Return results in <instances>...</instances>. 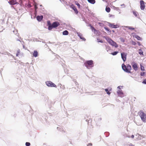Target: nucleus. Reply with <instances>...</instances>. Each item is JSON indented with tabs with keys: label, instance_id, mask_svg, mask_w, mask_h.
Segmentation results:
<instances>
[{
	"label": "nucleus",
	"instance_id": "f257e3e1",
	"mask_svg": "<svg viewBox=\"0 0 146 146\" xmlns=\"http://www.w3.org/2000/svg\"><path fill=\"white\" fill-rule=\"evenodd\" d=\"M122 67L123 70L125 72L127 73H131V68L130 65L128 64L127 66H126L124 64H123L122 65Z\"/></svg>",
	"mask_w": 146,
	"mask_h": 146
},
{
	"label": "nucleus",
	"instance_id": "f03ea898",
	"mask_svg": "<svg viewBox=\"0 0 146 146\" xmlns=\"http://www.w3.org/2000/svg\"><path fill=\"white\" fill-rule=\"evenodd\" d=\"M139 115L141 117V119L144 122H146V114L144 113L142 110H140L138 112Z\"/></svg>",
	"mask_w": 146,
	"mask_h": 146
},
{
	"label": "nucleus",
	"instance_id": "7ed1b4c3",
	"mask_svg": "<svg viewBox=\"0 0 146 146\" xmlns=\"http://www.w3.org/2000/svg\"><path fill=\"white\" fill-rule=\"evenodd\" d=\"M106 40L112 46H114L115 48H117L118 47L117 44L110 38H106Z\"/></svg>",
	"mask_w": 146,
	"mask_h": 146
},
{
	"label": "nucleus",
	"instance_id": "20e7f679",
	"mask_svg": "<svg viewBox=\"0 0 146 146\" xmlns=\"http://www.w3.org/2000/svg\"><path fill=\"white\" fill-rule=\"evenodd\" d=\"M106 40L112 46H114L115 48H117L118 47L117 44L110 38H106Z\"/></svg>",
	"mask_w": 146,
	"mask_h": 146
},
{
	"label": "nucleus",
	"instance_id": "39448f33",
	"mask_svg": "<svg viewBox=\"0 0 146 146\" xmlns=\"http://www.w3.org/2000/svg\"><path fill=\"white\" fill-rule=\"evenodd\" d=\"M93 61L92 60L86 61L84 63V65L88 69L93 67Z\"/></svg>",
	"mask_w": 146,
	"mask_h": 146
},
{
	"label": "nucleus",
	"instance_id": "423d86ee",
	"mask_svg": "<svg viewBox=\"0 0 146 146\" xmlns=\"http://www.w3.org/2000/svg\"><path fill=\"white\" fill-rule=\"evenodd\" d=\"M60 25L59 23L57 22H54L52 25V26L48 27V29L49 30H51L53 28L57 27Z\"/></svg>",
	"mask_w": 146,
	"mask_h": 146
},
{
	"label": "nucleus",
	"instance_id": "0eeeda50",
	"mask_svg": "<svg viewBox=\"0 0 146 146\" xmlns=\"http://www.w3.org/2000/svg\"><path fill=\"white\" fill-rule=\"evenodd\" d=\"M46 85L49 87H54L56 88L57 87L56 86L55 84L50 81H47L46 82Z\"/></svg>",
	"mask_w": 146,
	"mask_h": 146
},
{
	"label": "nucleus",
	"instance_id": "6e6552de",
	"mask_svg": "<svg viewBox=\"0 0 146 146\" xmlns=\"http://www.w3.org/2000/svg\"><path fill=\"white\" fill-rule=\"evenodd\" d=\"M121 55L123 61L124 62L126 60L127 54L124 52H123L121 53Z\"/></svg>",
	"mask_w": 146,
	"mask_h": 146
},
{
	"label": "nucleus",
	"instance_id": "1a4fd4ad",
	"mask_svg": "<svg viewBox=\"0 0 146 146\" xmlns=\"http://www.w3.org/2000/svg\"><path fill=\"white\" fill-rule=\"evenodd\" d=\"M140 8L142 10H143L145 8V5L144 2L143 0H141L140 1Z\"/></svg>",
	"mask_w": 146,
	"mask_h": 146
},
{
	"label": "nucleus",
	"instance_id": "9d476101",
	"mask_svg": "<svg viewBox=\"0 0 146 146\" xmlns=\"http://www.w3.org/2000/svg\"><path fill=\"white\" fill-rule=\"evenodd\" d=\"M109 26L113 28H117L119 27V26L117 25H114L113 24H111L110 23H109Z\"/></svg>",
	"mask_w": 146,
	"mask_h": 146
},
{
	"label": "nucleus",
	"instance_id": "9b49d317",
	"mask_svg": "<svg viewBox=\"0 0 146 146\" xmlns=\"http://www.w3.org/2000/svg\"><path fill=\"white\" fill-rule=\"evenodd\" d=\"M8 3L11 5H14L19 4L18 2H17L16 0H12L9 1Z\"/></svg>",
	"mask_w": 146,
	"mask_h": 146
},
{
	"label": "nucleus",
	"instance_id": "f8f14e48",
	"mask_svg": "<svg viewBox=\"0 0 146 146\" xmlns=\"http://www.w3.org/2000/svg\"><path fill=\"white\" fill-rule=\"evenodd\" d=\"M132 65L133 69L135 70H137L138 68L137 64L135 62H133L132 63Z\"/></svg>",
	"mask_w": 146,
	"mask_h": 146
},
{
	"label": "nucleus",
	"instance_id": "ddd939ff",
	"mask_svg": "<svg viewBox=\"0 0 146 146\" xmlns=\"http://www.w3.org/2000/svg\"><path fill=\"white\" fill-rule=\"evenodd\" d=\"M70 7L73 9L75 13L77 14L78 13V11L77 10L75 7L73 5H72L70 6Z\"/></svg>",
	"mask_w": 146,
	"mask_h": 146
},
{
	"label": "nucleus",
	"instance_id": "4468645a",
	"mask_svg": "<svg viewBox=\"0 0 146 146\" xmlns=\"http://www.w3.org/2000/svg\"><path fill=\"white\" fill-rule=\"evenodd\" d=\"M43 18V16L42 15L38 16L36 17L37 20L39 21H41Z\"/></svg>",
	"mask_w": 146,
	"mask_h": 146
},
{
	"label": "nucleus",
	"instance_id": "2eb2a0df",
	"mask_svg": "<svg viewBox=\"0 0 146 146\" xmlns=\"http://www.w3.org/2000/svg\"><path fill=\"white\" fill-rule=\"evenodd\" d=\"M38 55V53L36 50H35L33 54V55L34 56L36 57Z\"/></svg>",
	"mask_w": 146,
	"mask_h": 146
},
{
	"label": "nucleus",
	"instance_id": "dca6fc26",
	"mask_svg": "<svg viewBox=\"0 0 146 146\" xmlns=\"http://www.w3.org/2000/svg\"><path fill=\"white\" fill-rule=\"evenodd\" d=\"M62 34L63 35H67L68 34V32L67 30H65L63 32Z\"/></svg>",
	"mask_w": 146,
	"mask_h": 146
},
{
	"label": "nucleus",
	"instance_id": "f3484780",
	"mask_svg": "<svg viewBox=\"0 0 146 146\" xmlns=\"http://www.w3.org/2000/svg\"><path fill=\"white\" fill-rule=\"evenodd\" d=\"M88 2L92 4H94L95 3V0H88Z\"/></svg>",
	"mask_w": 146,
	"mask_h": 146
},
{
	"label": "nucleus",
	"instance_id": "a211bd4d",
	"mask_svg": "<svg viewBox=\"0 0 146 146\" xmlns=\"http://www.w3.org/2000/svg\"><path fill=\"white\" fill-rule=\"evenodd\" d=\"M105 90L108 94V95L110 94L111 92H110L109 91H111V89H110L109 90V91L107 89H105Z\"/></svg>",
	"mask_w": 146,
	"mask_h": 146
},
{
	"label": "nucleus",
	"instance_id": "6ab92c4d",
	"mask_svg": "<svg viewBox=\"0 0 146 146\" xmlns=\"http://www.w3.org/2000/svg\"><path fill=\"white\" fill-rule=\"evenodd\" d=\"M78 36L80 37L81 39H82L84 41L86 40V39L85 38L82 36V34H80V35H78Z\"/></svg>",
	"mask_w": 146,
	"mask_h": 146
},
{
	"label": "nucleus",
	"instance_id": "aec40b11",
	"mask_svg": "<svg viewBox=\"0 0 146 146\" xmlns=\"http://www.w3.org/2000/svg\"><path fill=\"white\" fill-rule=\"evenodd\" d=\"M135 37L138 40H142V38L140 37L139 36L137 35H136Z\"/></svg>",
	"mask_w": 146,
	"mask_h": 146
},
{
	"label": "nucleus",
	"instance_id": "412c9836",
	"mask_svg": "<svg viewBox=\"0 0 146 146\" xmlns=\"http://www.w3.org/2000/svg\"><path fill=\"white\" fill-rule=\"evenodd\" d=\"M106 10L107 12L109 13L110 12V9L109 7H106Z\"/></svg>",
	"mask_w": 146,
	"mask_h": 146
},
{
	"label": "nucleus",
	"instance_id": "4be33fe9",
	"mask_svg": "<svg viewBox=\"0 0 146 146\" xmlns=\"http://www.w3.org/2000/svg\"><path fill=\"white\" fill-rule=\"evenodd\" d=\"M17 53L16 54V56H18L19 55V54H20V49H18L17 50Z\"/></svg>",
	"mask_w": 146,
	"mask_h": 146
},
{
	"label": "nucleus",
	"instance_id": "5701e85b",
	"mask_svg": "<svg viewBox=\"0 0 146 146\" xmlns=\"http://www.w3.org/2000/svg\"><path fill=\"white\" fill-rule=\"evenodd\" d=\"M133 15L137 17V16L138 13L136 11H133Z\"/></svg>",
	"mask_w": 146,
	"mask_h": 146
},
{
	"label": "nucleus",
	"instance_id": "b1692460",
	"mask_svg": "<svg viewBox=\"0 0 146 146\" xmlns=\"http://www.w3.org/2000/svg\"><path fill=\"white\" fill-rule=\"evenodd\" d=\"M139 54L140 55H143V52L141 49L139 50Z\"/></svg>",
	"mask_w": 146,
	"mask_h": 146
},
{
	"label": "nucleus",
	"instance_id": "393cba45",
	"mask_svg": "<svg viewBox=\"0 0 146 146\" xmlns=\"http://www.w3.org/2000/svg\"><path fill=\"white\" fill-rule=\"evenodd\" d=\"M118 52L117 51H115L112 53L111 54L113 55H116L118 53Z\"/></svg>",
	"mask_w": 146,
	"mask_h": 146
},
{
	"label": "nucleus",
	"instance_id": "a878e982",
	"mask_svg": "<svg viewBox=\"0 0 146 146\" xmlns=\"http://www.w3.org/2000/svg\"><path fill=\"white\" fill-rule=\"evenodd\" d=\"M120 41L121 42H125V40L123 38H122V37H121L120 38Z\"/></svg>",
	"mask_w": 146,
	"mask_h": 146
},
{
	"label": "nucleus",
	"instance_id": "bb28decb",
	"mask_svg": "<svg viewBox=\"0 0 146 146\" xmlns=\"http://www.w3.org/2000/svg\"><path fill=\"white\" fill-rule=\"evenodd\" d=\"M48 25L49 26L48 27L50 26H52V25L51 24V23L50 21H48L47 22Z\"/></svg>",
	"mask_w": 146,
	"mask_h": 146
},
{
	"label": "nucleus",
	"instance_id": "cd10ccee",
	"mask_svg": "<svg viewBox=\"0 0 146 146\" xmlns=\"http://www.w3.org/2000/svg\"><path fill=\"white\" fill-rule=\"evenodd\" d=\"M145 74V72H141L140 73V75L141 76H143Z\"/></svg>",
	"mask_w": 146,
	"mask_h": 146
},
{
	"label": "nucleus",
	"instance_id": "c85d7f7f",
	"mask_svg": "<svg viewBox=\"0 0 146 146\" xmlns=\"http://www.w3.org/2000/svg\"><path fill=\"white\" fill-rule=\"evenodd\" d=\"M128 28L129 29L131 30H133L135 29L134 28L132 27H128Z\"/></svg>",
	"mask_w": 146,
	"mask_h": 146
},
{
	"label": "nucleus",
	"instance_id": "c756f323",
	"mask_svg": "<svg viewBox=\"0 0 146 146\" xmlns=\"http://www.w3.org/2000/svg\"><path fill=\"white\" fill-rule=\"evenodd\" d=\"M104 29H105L108 31L110 32H111V30L109 29L107 27H104Z\"/></svg>",
	"mask_w": 146,
	"mask_h": 146
},
{
	"label": "nucleus",
	"instance_id": "7c9ffc66",
	"mask_svg": "<svg viewBox=\"0 0 146 146\" xmlns=\"http://www.w3.org/2000/svg\"><path fill=\"white\" fill-rule=\"evenodd\" d=\"M141 70L143 71L145 70L144 67L141 65Z\"/></svg>",
	"mask_w": 146,
	"mask_h": 146
},
{
	"label": "nucleus",
	"instance_id": "2f4dec72",
	"mask_svg": "<svg viewBox=\"0 0 146 146\" xmlns=\"http://www.w3.org/2000/svg\"><path fill=\"white\" fill-rule=\"evenodd\" d=\"M25 145L26 146H29L30 145V143L29 142H26Z\"/></svg>",
	"mask_w": 146,
	"mask_h": 146
},
{
	"label": "nucleus",
	"instance_id": "473e14b6",
	"mask_svg": "<svg viewBox=\"0 0 146 146\" xmlns=\"http://www.w3.org/2000/svg\"><path fill=\"white\" fill-rule=\"evenodd\" d=\"M142 83L144 84H146V79L144 80L142 82Z\"/></svg>",
	"mask_w": 146,
	"mask_h": 146
},
{
	"label": "nucleus",
	"instance_id": "72a5a7b5",
	"mask_svg": "<svg viewBox=\"0 0 146 146\" xmlns=\"http://www.w3.org/2000/svg\"><path fill=\"white\" fill-rule=\"evenodd\" d=\"M76 4L78 6V7L79 8L80 7V5L79 3H77Z\"/></svg>",
	"mask_w": 146,
	"mask_h": 146
},
{
	"label": "nucleus",
	"instance_id": "f704fd0d",
	"mask_svg": "<svg viewBox=\"0 0 146 146\" xmlns=\"http://www.w3.org/2000/svg\"><path fill=\"white\" fill-rule=\"evenodd\" d=\"M90 26L91 27V29H92V30H95L94 28V27H93V26H91V25H90Z\"/></svg>",
	"mask_w": 146,
	"mask_h": 146
},
{
	"label": "nucleus",
	"instance_id": "c9c22d12",
	"mask_svg": "<svg viewBox=\"0 0 146 146\" xmlns=\"http://www.w3.org/2000/svg\"><path fill=\"white\" fill-rule=\"evenodd\" d=\"M132 44L134 45H135L136 44V43L135 42L133 41L132 42Z\"/></svg>",
	"mask_w": 146,
	"mask_h": 146
},
{
	"label": "nucleus",
	"instance_id": "e433bc0d",
	"mask_svg": "<svg viewBox=\"0 0 146 146\" xmlns=\"http://www.w3.org/2000/svg\"><path fill=\"white\" fill-rule=\"evenodd\" d=\"M128 146H135L133 145L132 143H130L129 145Z\"/></svg>",
	"mask_w": 146,
	"mask_h": 146
},
{
	"label": "nucleus",
	"instance_id": "4c0bfd02",
	"mask_svg": "<svg viewBox=\"0 0 146 146\" xmlns=\"http://www.w3.org/2000/svg\"><path fill=\"white\" fill-rule=\"evenodd\" d=\"M87 146H92V144L91 143L88 144Z\"/></svg>",
	"mask_w": 146,
	"mask_h": 146
},
{
	"label": "nucleus",
	"instance_id": "58836bf2",
	"mask_svg": "<svg viewBox=\"0 0 146 146\" xmlns=\"http://www.w3.org/2000/svg\"><path fill=\"white\" fill-rule=\"evenodd\" d=\"M137 43H138V45L139 46H140L141 45V44L139 42H137Z\"/></svg>",
	"mask_w": 146,
	"mask_h": 146
},
{
	"label": "nucleus",
	"instance_id": "ea45409f",
	"mask_svg": "<svg viewBox=\"0 0 146 146\" xmlns=\"http://www.w3.org/2000/svg\"><path fill=\"white\" fill-rule=\"evenodd\" d=\"M131 137L132 138H134V135H132L131 136Z\"/></svg>",
	"mask_w": 146,
	"mask_h": 146
},
{
	"label": "nucleus",
	"instance_id": "a19ab883",
	"mask_svg": "<svg viewBox=\"0 0 146 146\" xmlns=\"http://www.w3.org/2000/svg\"><path fill=\"white\" fill-rule=\"evenodd\" d=\"M35 9H36L37 8V7H36V5H35Z\"/></svg>",
	"mask_w": 146,
	"mask_h": 146
},
{
	"label": "nucleus",
	"instance_id": "79ce46f5",
	"mask_svg": "<svg viewBox=\"0 0 146 146\" xmlns=\"http://www.w3.org/2000/svg\"><path fill=\"white\" fill-rule=\"evenodd\" d=\"M98 42H103V41H98Z\"/></svg>",
	"mask_w": 146,
	"mask_h": 146
},
{
	"label": "nucleus",
	"instance_id": "37998d69",
	"mask_svg": "<svg viewBox=\"0 0 146 146\" xmlns=\"http://www.w3.org/2000/svg\"><path fill=\"white\" fill-rule=\"evenodd\" d=\"M113 32H114V30H112V31Z\"/></svg>",
	"mask_w": 146,
	"mask_h": 146
},
{
	"label": "nucleus",
	"instance_id": "c03bdc74",
	"mask_svg": "<svg viewBox=\"0 0 146 146\" xmlns=\"http://www.w3.org/2000/svg\"><path fill=\"white\" fill-rule=\"evenodd\" d=\"M99 24H101V23H99Z\"/></svg>",
	"mask_w": 146,
	"mask_h": 146
}]
</instances>
